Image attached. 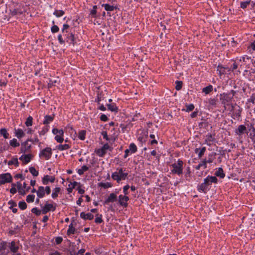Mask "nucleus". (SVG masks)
I'll return each instance as SVG.
<instances>
[{
  "mask_svg": "<svg viewBox=\"0 0 255 255\" xmlns=\"http://www.w3.org/2000/svg\"><path fill=\"white\" fill-rule=\"evenodd\" d=\"M206 183L209 187L211 188L212 183H217L218 179L216 176L208 175L206 178L204 179Z\"/></svg>",
  "mask_w": 255,
  "mask_h": 255,
  "instance_id": "9b49d317",
  "label": "nucleus"
},
{
  "mask_svg": "<svg viewBox=\"0 0 255 255\" xmlns=\"http://www.w3.org/2000/svg\"><path fill=\"white\" fill-rule=\"evenodd\" d=\"M235 133L239 136L242 135L245 133H248L247 128L245 125H240L235 130Z\"/></svg>",
  "mask_w": 255,
  "mask_h": 255,
  "instance_id": "ddd939ff",
  "label": "nucleus"
},
{
  "mask_svg": "<svg viewBox=\"0 0 255 255\" xmlns=\"http://www.w3.org/2000/svg\"><path fill=\"white\" fill-rule=\"evenodd\" d=\"M98 217H97L95 219V222L97 224H101L103 222V220L102 219V215L99 214H97Z\"/></svg>",
  "mask_w": 255,
  "mask_h": 255,
  "instance_id": "680f3d73",
  "label": "nucleus"
},
{
  "mask_svg": "<svg viewBox=\"0 0 255 255\" xmlns=\"http://www.w3.org/2000/svg\"><path fill=\"white\" fill-rule=\"evenodd\" d=\"M69 28H70V25L69 24H68L67 23L63 24V27L61 29V33H67Z\"/></svg>",
  "mask_w": 255,
  "mask_h": 255,
  "instance_id": "864d4df0",
  "label": "nucleus"
},
{
  "mask_svg": "<svg viewBox=\"0 0 255 255\" xmlns=\"http://www.w3.org/2000/svg\"><path fill=\"white\" fill-rule=\"evenodd\" d=\"M70 148V146L68 144H60L57 146V148L60 151L68 149Z\"/></svg>",
  "mask_w": 255,
  "mask_h": 255,
  "instance_id": "e433bc0d",
  "label": "nucleus"
},
{
  "mask_svg": "<svg viewBox=\"0 0 255 255\" xmlns=\"http://www.w3.org/2000/svg\"><path fill=\"white\" fill-rule=\"evenodd\" d=\"M9 244V250L12 253H15L19 250V247L16 245L15 241H12Z\"/></svg>",
  "mask_w": 255,
  "mask_h": 255,
  "instance_id": "f3484780",
  "label": "nucleus"
},
{
  "mask_svg": "<svg viewBox=\"0 0 255 255\" xmlns=\"http://www.w3.org/2000/svg\"><path fill=\"white\" fill-rule=\"evenodd\" d=\"M208 102L210 106L216 107L218 103V99L217 97L211 98L208 99Z\"/></svg>",
  "mask_w": 255,
  "mask_h": 255,
  "instance_id": "473e14b6",
  "label": "nucleus"
},
{
  "mask_svg": "<svg viewBox=\"0 0 255 255\" xmlns=\"http://www.w3.org/2000/svg\"><path fill=\"white\" fill-rule=\"evenodd\" d=\"M13 164H14L16 167H18L19 166V162L17 158L13 157L11 160H9L8 162V165H11Z\"/></svg>",
  "mask_w": 255,
  "mask_h": 255,
  "instance_id": "4c0bfd02",
  "label": "nucleus"
},
{
  "mask_svg": "<svg viewBox=\"0 0 255 255\" xmlns=\"http://www.w3.org/2000/svg\"><path fill=\"white\" fill-rule=\"evenodd\" d=\"M35 198V196L33 194L28 195L26 197V202L28 203H31L34 202Z\"/></svg>",
  "mask_w": 255,
  "mask_h": 255,
  "instance_id": "e2e57ef3",
  "label": "nucleus"
},
{
  "mask_svg": "<svg viewBox=\"0 0 255 255\" xmlns=\"http://www.w3.org/2000/svg\"><path fill=\"white\" fill-rule=\"evenodd\" d=\"M215 140V138L214 137V135H212L211 133L208 134L206 135V138L205 139V143H206L208 145H211L212 142H213Z\"/></svg>",
  "mask_w": 255,
  "mask_h": 255,
  "instance_id": "5701e85b",
  "label": "nucleus"
},
{
  "mask_svg": "<svg viewBox=\"0 0 255 255\" xmlns=\"http://www.w3.org/2000/svg\"><path fill=\"white\" fill-rule=\"evenodd\" d=\"M28 142L29 141L33 143H39V145L41 144V142H39V140L37 138V136L36 135L34 138H28L26 140Z\"/></svg>",
  "mask_w": 255,
  "mask_h": 255,
  "instance_id": "3c124183",
  "label": "nucleus"
},
{
  "mask_svg": "<svg viewBox=\"0 0 255 255\" xmlns=\"http://www.w3.org/2000/svg\"><path fill=\"white\" fill-rule=\"evenodd\" d=\"M251 0H246L245 1H241L240 7L243 9H245L247 7L248 5L250 4Z\"/></svg>",
  "mask_w": 255,
  "mask_h": 255,
  "instance_id": "49530a36",
  "label": "nucleus"
},
{
  "mask_svg": "<svg viewBox=\"0 0 255 255\" xmlns=\"http://www.w3.org/2000/svg\"><path fill=\"white\" fill-rule=\"evenodd\" d=\"M117 170L119 171L120 178H121V180H125L128 175V173H124V171L126 170V169L123 168H118Z\"/></svg>",
  "mask_w": 255,
  "mask_h": 255,
  "instance_id": "4be33fe9",
  "label": "nucleus"
},
{
  "mask_svg": "<svg viewBox=\"0 0 255 255\" xmlns=\"http://www.w3.org/2000/svg\"><path fill=\"white\" fill-rule=\"evenodd\" d=\"M60 188L56 187L53 190L51 194V197L53 199H56L58 197V193L60 192Z\"/></svg>",
  "mask_w": 255,
  "mask_h": 255,
  "instance_id": "c9c22d12",
  "label": "nucleus"
},
{
  "mask_svg": "<svg viewBox=\"0 0 255 255\" xmlns=\"http://www.w3.org/2000/svg\"><path fill=\"white\" fill-rule=\"evenodd\" d=\"M65 13V12L63 10H55L53 12V14L57 17H59L63 16Z\"/></svg>",
  "mask_w": 255,
  "mask_h": 255,
  "instance_id": "c03bdc74",
  "label": "nucleus"
},
{
  "mask_svg": "<svg viewBox=\"0 0 255 255\" xmlns=\"http://www.w3.org/2000/svg\"><path fill=\"white\" fill-rule=\"evenodd\" d=\"M18 207L21 210H23L26 209L27 205L25 201H21L18 203Z\"/></svg>",
  "mask_w": 255,
  "mask_h": 255,
  "instance_id": "603ef678",
  "label": "nucleus"
},
{
  "mask_svg": "<svg viewBox=\"0 0 255 255\" xmlns=\"http://www.w3.org/2000/svg\"><path fill=\"white\" fill-rule=\"evenodd\" d=\"M202 166H204V168H207V162H206V159H203L202 163H199L198 165L195 167L196 170H199Z\"/></svg>",
  "mask_w": 255,
  "mask_h": 255,
  "instance_id": "de8ad7c7",
  "label": "nucleus"
},
{
  "mask_svg": "<svg viewBox=\"0 0 255 255\" xmlns=\"http://www.w3.org/2000/svg\"><path fill=\"white\" fill-rule=\"evenodd\" d=\"M129 200V198L128 196L120 195L119 196V203L124 208H127L128 206V202Z\"/></svg>",
  "mask_w": 255,
  "mask_h": 255,
  "instance_id": "6e6552de",
  "label": "nucleus"
},
{
  "mask_svg": "<svg viewBox=\"0 0 255 255\" xmlns=\"http://www.w3.org/2000/svg\"><path fill=\"white\" fill-rule=\"evenodd\" d=\"M41 207V212L43 214H46L49 211L54 212L56 210V206L53 204L46 203L44 206L40 205Z\"/></svg>",
  "mask_w": 255,
  "mask_h": 255,
  "instance_id": "423d86ee",
  "label": "nucleus"
},
{
  "mask_svg": "<svg viewBox=\"0 0 255 255\" xmlns=\"http://www.w3.org/2000/svg\"><path fill=\"white\" fill-rule=\"evenodd\" d=\"M55 180V176H49L48 175H44L42 179V182L43 184L47 185L48 182L53 183Z\"/></svg>",
  "mask_w": 255,
  "mask_h": 255,
  "instance_id": "4468645a",
  "label": "nucleus"
},
{
  "mask_svg": "<svg viewBox=\"0 0 255 255\" xmlns=\"http://www.w3.org/2000/svg\"><path fill=\"white\" fill-rule=\"evenodd\" d=\"M31 212L35 214L37 216H39L42 213L41 210H39L36 207L32 208L31 209Z\"/></svg>",
  "mask_w": 255,
  "mask_h": 255,
  "instance_id": "338daca9",
  "label": "nucleus"
},
{
  "mask_svg": "<svg viewBox=\"0 0 255 255\" xmlns=\"http://www.w3.org/2000/svg\"><path fill=\"white\" fill-rule=\"evenodd\" d=\"M12 181V177L9 173L0 174V185L7 183H11Z\"/></svg>",
  "mask_w": 255,
  "mask_h": 255,
  "instance_id": "39448f33",
  "label": "nucleus"
},
{
  "mask_svg": "<svg viewBox=\"0 0 255 255\" xmlns=\"http://www.w3.org/2000/svg\"><path fill=\"white\" fill-rule=\"evenodd\" d=\"M112 178L113 180H116L117 182L119 183L121 181V178H120L119 171L115 172L112 174Z\"/></svg>",
  "mask_w": 255,
  "mask_h": 255,
  "instance_id": "f704fd0d",
  "label": "nucleus"
},
{
  "mask_svg": "<svg viewBox=\"0 0 255 255\" xmlns=\"http://www.w3.org/2000/svg\"><path fill=\"white\" fill-rule=\"evenodd\" d=\"M14 134L17 138L20 139L25 135V133L21 128L14 129Z\"/></svg>",
  "mask_w": 255,
  "mask_h": 255,
  "instance_id": "6ab92c4d",
  "label": "nucleus"
},
{
  "mask_svg": "<svg viewBox=\"0 0 255 255\" xmlns=\"http://www.w3.org/2000/svg\"><path fill=\"white\" fill-rule=\"evenodd\" d=\"M215 175L216 177L217 176L221 178H224L225 177L223 169L221 167L218 169V170L215 172Z\"/></svg>",
  "mask_w": 255,
  "mask_h": 255,
  "instance_id": "393cba45",
  "label": "nucleus"
},
{
  "mask_svg": "<svg viewBox=\"0 0 255 255\" xmlns=\"http://www.w3.org/2000/svg\"><path fill=\"white\" fill-rule=\"evenodd\" d=\"M96 152L100 157H103L106 153L102 148L97 149Z\"/></svg>",
  "mask_w": 255,
  "mask_h": 255,
  "instance_id": "4d7b16f0",
  "label": "nucleus"
},
{
  "mask_svg": "<svg viewBox=\"0 0 255 255\" xmlns=\"http://www.w3.org/2000/svg\"><path fill=\"white\" fill-rule=\"evenodd\" d=\"M6 249V242L2 241L0 244V251H3Z\"/></svg>",
  "mask_w": 255,
  "mask_h": 255,
  "instance_id": "774afa93",
  "label": "nucleus"
},
{
  "mask_svg": "<svg viewBox=\"0 0 255 255\" xmlns=\"http://www.w3.org/2000/svg\"><path fill=\"white\" fill-rule=\"evenodd\" d=\"M98 186L99 187L107 189L112 187L113 186V184L111 182H99L98 183Z\"/></svg>",
  "mask_w": 255,
  "mask_h": 255,
  "instance_id": "7c9ffc66",
  "label": "nucleus"
},
{
  "mask_svg": "<svg viewBox=\"0 0 255 255\" xmlns=\"http://www.w3.org/2000/svg\"><path fill=\"white\" fill-rule=\"evenodd\" d=\"M9 11L10 14L12 16H14L16 15H21L25 12V11H22L20 8L10 9Z\"/></svg>",
  "mask_w": 255,
  "mask_h": 255,
  "instance_id": "2eb2a0df",
  "label": "nucleus"
},
{
  "mask_svg": "<svg viewBox=\"0 0 255 255\" xmlns=\"http://www.w3.org/2000/svg\"><path fill=\"white\" fill-rule=\"evenodd\" d=\"M224 68L225 69H222V70H220L219 72L217 73L219 76H221L222 75H229L231 74L229 70H229V66L224 65Z\"/></svg>",
  "mask_w": 255,
  "mask_h": 255,
  "instance_id": "bb28decb",
  "label": "nucleus"
},
{
  "mask_svg": "<svg viewBox=\"0 0 255 255\" xmlns=\"http://www.w3.org/2000/svg\"><path fill=\"white\" fill-rule=\"evenodd\" d=\"M128 149L131 151V153H134L137 151V147L134 143H131L129 144Z\"/></svg>",
  "mask_w": 255,
  "mask_h": 255,
  "instance_id": "09e8293b",
  "label": "nucleus"
},
{
  "mask_svg": "<svg viewBox=\"0 0 255 255\" xmlns=\"http://www.w3.org/2000/svg\"><path fill=\"white\" fill-rule=\"evenodd\" d=\"M216 155H217V153L216 152H214L210 153L208 155V159L207 160L206 159V162H207V163H212L213 162V161L214 160V159H215Z\"/></svg>",
  "mask_w": 255,
  "mask_h": 255,
  "instance_id": "c756f323",
  "label": "nucleus"
},
{
  "mask_svg": "<svg viewBox=\"0 0 255 255\" xmlns=\"http://www.w3.org/2000/svg\"><path fill=\"white\" fill-rule=\"evenodd\" d=\"M197 188L199 192H203L205 194L207 193L210 190V187L207 186L204 180L203 183L197 186Z\"/></svg>",
  "mask_w": 255,
  "mask_h": 255,
  "instance_id": "1a4fd4ad",
  "label": "nucleus"
},
{
  "mask_svg": "<svg viewBox=\"0 0 255 255\" xmlns=\"http://www.w3.org/2000/svg\"><path fill=\"white\" fill-rule=\"evenodd\" d=\"M107 107H108V109L109 110H110V111H111L112 112H116V113H118V108L116 106L115 104H107Z\"/></svg>",
  "mask_w": 255,
  "mask_h": 255,
  "instance_id": "72a5a7b5",
  "label": "nucleus"
},
{
  "mask_svg": "<svg viewBox=\"0 0 255 255\" xmlns=\"http://www.w3.org/2000/svg\"><path fill=\"white\" fill-rule=\"evenodd\" d=\"M29 171L31 173V174L34 177H36L38 175V171L36 170V169L34 167H30L29 168Z\"/></svg>",
  "mask_w": 255,
  "mask_h": 255,
  "instance_id": "a18cd8bd",
  "label": "nucleus"
},
{
  "mask_svg": "<svg viewBox=\"0 0 255 255\" xmlns=\"http://www.w3.org/2000/svg\"><path fill=\"white\" fill-rule=\"evenodd\" d=\"M102 6L104 7L105 9L107 11H112L114 10V5H111L109 3L103 4Z\"/></svg>",
  "mask_w": 255,
  "mask_h": 255,
  "instance_id": "a19ab883",
  "label": "nucleus"
},
{
  "mask_svg": "<svg viewBox=\"0 0 255 255\" xmlns=\"http://www.w3.org/2000/svg\"><path fill=\"white\" fill-rule=\"evenodd\" d=\"M54 119V115H53L52 116L50 115H46L44 117V120L43 121V124L44 125H47V124H49L50 122H52Z\"/></svg>",
  "mask_w": 255,
  "mask_h": 255,
  "instance_id": "412c9836",
  "label": "nucleus"
},
{
  "mask_svg": "<svg viewBox=\"0 0 255 255\" xmlns=\"http://www.w3.org/2000/svg\"><path fill=\"white\" fill-rule=\"evenodd\" d=\"M57 39L60 44L65 45V40L63 38L62 34L60 33L58 34Z\"/></svg>",
  "mask_w": 255,
  "mask_h": 255,
  "instance_id": "13d9d810",
  "label": "nucleus"
},
{
  "mask_svg": "<svg viewBox=\"0 0 255 255\" xmlns=\"http://www.w3.org/2000/svg\"><path fill=\"white\" fill-rule=\"evenodd\" d=\"M37 196L39 198H42L44 197L45 193L44 188L43 186L38 187L36 191Z\"/></svg>",
  "mask_w": 255,
  "mask_h": 255,
  "instance_id": "aec40b11",
  "label": "nucleus"
},
{
  "mask_svg": "<svg viewBox=\"0 0 255 255\" xmlns=\"http://www.w3.org/2000/svg\"><path fill=\"white\" fill-rule=\"evenodd\" d=\"M31 147V145L29 144L28 142L26 140H25V141L22 142L21 143L20 152L22 153H25L26 152H30Z\"/></svg>",
  "mask_w": 255,
  "mask_h": 255,
  "instance_id": "0eeeda50",
  "label": "nucleus"
},
{
  "mask_svg": "<svg viewBox=\"0 0 255 255\" xmlns=\"http://www.w3.org/2000/svg\"><path fill=\"white\" fill-rule=\"evenodd\" d=\"M76 232L75 228L73 227V225L72 223H71L69 225V228L67 232V235L68 236H70L72 234H74Z\"/></svg>",
  "mask_w": 255,
  "mask_h": 255,
  "instance_id": "2f4dec72",
  "label": "nucleus"
},
{
  "mask_svg": "<svg viewBox=\"0 0 255 255\" xmlns=\"http://www.w3.org/2000/svg\"><path fill=\"white\" fill-rule=\"evenodd\" d=\"M0 134L5 139L8 138L9 133L5 128H2L0 129Z\"/></svg>",
  "mask_w": 255,
  "mask_h": 255,
  "instance_id": "58836bf2",
  "label": "nucleus"
},
{
  "mask_svg": "<svg viewBox=\"0 0 255 255\" xmlns=\"http://www.w3.org/2000/svg\"><path fill=\"white\" fill-rule=\"evenodd\" d=\"M183 161L180 159H178L176 162L172 164L171 165L172 168L171 170V173L177 174L179 176L182 175L183 174Z\"/></svg>",
  "mask_w": 255,
  "mask_h": 255,
  "instance_id": "f257e3e1",
  "label": "nucleus"
},
{
  "mask_svg": "<svg viewBox=\"0 0 255 255\" xmlns=\"http://www.w3.org/2000/svg\"><path fill=\"white\" fill-rule=\"evenodd\" d=\"M86 134V131L85 130H81L79 132L78 137L80 139L84 140L85 139Z\"/></svg>",
  "mask_w": 255,
  "mask_h": 255,
  "instance_id": "37998d69",
  "label": "nucleus"
},
{
  "mask_svg": "<svg viewBox=\"0 0 255 255\" xmlns=\"http://www.w3.org/2000/svg\"><path fill=\"white\" fill-rule=\"evenodd\" d=\"M62 34L65 37V42H66L69 45H72L74 46L77 44L75 35L74 33L72 32L68 31L67 33Z\"/></svg>",
  "mask_w": 255,
  "mask_h": 255,
  "instance_id": "f03ea898",
  "label": "nucleus"
},
{
  "mask_svg": "<svg viewBox=\"0 0 255 255\" xmlns=\"http://www.w3.org/2000/svg\"><path fill=\"white\" fill-rule=\"evenodd\" d=\"M33 155L31 154H25L24 153L20 157L19 160L22 162L23 164H26L33 158Z\"/></svg>",
  "mask_w": 255,
  "mask_h": 255,
  "instance_id": "9d476101",
  "label": "nucleus"
},
{
  "mask_svg": "<svg viewBox=\"0 0 255 255\" xmlns=\"http://www.w3.org/2000/svg\"><path fill=\"white\" fill-rule=\"evenodd\" d=\"M175 89L176 90L179 91L181 89L183 85V82L181 81H175Z\"/></svg>",
  "mask_w": 255,
  "mask_h": 255,
  "instance_id": "5fc2aeb1",
  "label": "nucleus"
},
{
  "mask_svg": "<svg viewBox=\"0 0 255 255\" xmlns=\"http://www.w3.org/2000/svg\"><path fill=\"white\" fill-rule=\"evenodd\" d=\"M55 139L56 140V141L58 143H61L63 142L64 140L63 136H62L61 135L57 134L55 136Z\"/></svg>",
  "mask_w": 255,
  "mask_h": 255,
  "instance_id": "0e129e2a",
  "label": "nucleus"
},
{
  "mask_svg": "<svg viewBox=\"0 0 255 255\" xmlns=\"http://www.w3.org/2000/svg\"><path fill=\"white\" fill-rule=\"evenodd\" d=\"M238 67V64L234 62V63L230 66V67H229V70L231 73V72H233L235 70L237 69Z\"/></svg>",
  "mask_w": 255,
  "mask_h": 255,
  "instance_id": "bf43d9fd",
  "label": "nucleus"
},
{
  "mask_svg": "<svg viewBox=\"0 0 255 255\" xmlns=\"http://www.w3.org/2000/svg\"><path fill=\"white\" fill-rule=\"evenodd\" d=\"M33 123V118L31 116H29L27 119L26 121L25 122V124L26 127H29L32 125Z\"/></svg>",
  "mask_w": 255,
  "mask_h": 255,
  "instance_id": "8fccbe9b",
  "label": "nucleus"
},
{
  "mask_svg": "<svg viewBox=\"0 0 255 255\" xmlns=\"http://www.w3.org/2000/svg\"><path fill=\"white\" fill-rule=\"evenodd\" d=\"M206 150V147H203L201 149L196 148L195 150V152L196 153H198V156L199 158H200L203 156Z\"/></svg>",
  "mask_w": 255,
  "mask_h": 255,
  "instance_id": "b1692460",
  "label": "nucleus"
},
{
  "mask_svg": "<svg viewBox=\"0 0 255 255\" xmlns=\"http://www.w3.org/2000/svg\"><path fill=\"white\" fill-rule=\"evenodd\" d=\"M49 129V126L46 125L44 126L41 131H39V134L40 136L45 135Z\"/></svg>",
  "mask_w": 255,
  "mask_h": 255,
  "instance_id": "ea45409f",
  "label": "nucleus"
},
{
  "mask_svg": "<svg viewBox=\"0 0 255 255\" xmlns=\"http://www.w3.org/2000/svg\"><path fill=\"white\" fill-rule=\"evenodd\" d=\"M213 90V86L211 85H209L207 86L204 87L202 89V92L204 93L205 94L208 95L210 94V93Z\"/></svg>",
  "mask_w": 255,
  "mask_h": 255,
  "instance_id": "c85d7f7f",
  "label": "nucleus"
},
{
  "mask_svg": "<svg viewBox=\"0 0 255 255\" xmlns=\"http://www.w3.org/2000/svg\"><path fill=\"white\" fill-rule=\"evenodd\" d=\"M20 228L18 226H16L13 229H10L8 231L9 236H13L18 234L20 232Z\"/></svg>",
  "mask_w": 255,
  "mask_h": 255,
  "instance_id": "cd10ccee",
  "label": "nucleus"
},
{
  "mask_svg": "<svg viewBox=\"0 0 255 255\" xmlns=\"http://www.w3.org/2000/svg\"><path fill=\"white\" fill-rule=\"evenodd\" d=\"M249 136L250 139L252 140V141L253 142L254 148L255 149V132H251L249 134Z\"/></svg>",
  "mask_w": 255,
  "mask_h": 255,
  "instance_id": "052dcab7",
  "label": "nucleus"
},
{
  "mask_svg": "<svg viewBox=\"0 0 255 255\" xmlns=\"http://www.w3.org/2000/svg\"><path fill=\"white\" fill-rule=\"evenodd\" d=\"M59 31V27L55 24L53 25L51 27V31L52 33H55Z\"/></svg>",
  "mask_w": 255,
  "mask_h": 255,
  "instance_id": "69168bd1",
  "label": "nucleus"
},
{
  "mask_svg": "<svg viewBox=\"0 0 255 255\" xmlns=\"http://www.w3.org/2000/svg\"><path fill=\"white\" fill-rule=\"evenodd\" d=\"M185 107H186V112H190L192 111L194 109V105L193 104H186Z\"/></svg>",
  "mask_w": 255,
  "mask_h": 255,
  "instance_id": "6e6d98bb",
  "label": "nucleus"
},
{
  "mask_svg": "<svg viewBox=\"0 0 255 255\" xmlns=\"http://www.w3.org/2000/svg\"><path fill=\"white\" fill-rule=\"evenodd\" d=\"M117 200V196L116 193H111L108 198L104 201V205H108L109 203H113Z\"/></svg>",
  "mask_w": 255,
  "mask_h": 255,
  "instance_id": "f8f14e48",
  "label": "nucleus"
},
{
  "mask_svg": "<svg viewBox=\"0 0 255 255\" xmlns=\"http://www.w3.org/2000/svg\"><path fill=\"white\" fill-rule=\"evenodd\" d=\"M98 6L95 5L93 6V8L90 11V15L92 18H98L100 16V14L97 13Z\"/></svg>",
  "mask_w": 255,
  "mask_h": 255,
  "instance_id": "a211bd4d",
  "label": "nucleus"
},
{
  "mask_svg": "<svg viewBox=\"0 0 255 255\" xmlns=\"http://www.w3.org/2000/svg\"><path fill=\"white\" fill-rule=\"evenodd\" d=\"M222 104L224 105L225 109H228L231 111L234 109L233 104L232 103L231 97H222L220 98Z\"/></svg>",
  "mask_w": 255,
  "mask_h": 255,
  "instance_id": "7ed1b4c3",
  "label": "nucleus"
},
{
  "mask_svg": "<svg viewBox=\"0 0 255 255\" xmlns=\"http://www.w3.org/2000/svg\"><path fill=\"white\" fill-rule=\"evenodd\" d=\"M52 154V149L50 147H47L42 149L39 153V157L44 158L45 160L49 159Z\"/></svg>",
  "mask_w": 255,
  "mask_h": 255,
  "instance_id": "20e7f679",
  "label": "nucleus"
},
{
  "mask_svg": "<svg viewBox=\"0 0 255 255\" xmlns=\"http://www.w3.org/2000/svg\"><path fill=\"white\" fill-rule=\"evenodd\" d=\"M245 72H249L250 77L249 79L252 80H255V67H253L251 69L248 70H245Z\"/></svg>",
  "mask_w": 255,
  "mask_h": 255,
  "instance_id": "a878e982",
  "label": "nucleus"
},
{
  "mask_svg": "<svg viewBox=\"0 0 255 255\" xmlns=\"http://www.w3.org/2000/svg\"><path fill=\"white\" fill-rule=\"evenodd\" d=\"M9 144L13 147H16L19 146L20 144L16 138H13L9 141Z\"/></svg>",
  "mask_w": 255,
  "mask_h": 255,
  "instance_id": "79ce46f5",
  "label": "nucleus"
},
{
  "mask_svg": "<svg viewBox=\"0 0 255 255\" xmlns=\"http://www.w3.org/2000/svg\"><path fill=\"white\" fill-rule=\"evenodd\" d=\"M49 82L48 83V88L49 90L53 87L55 86L56 84H57L58 85L60 83V80L59 79V78L57 77V79L56 80H52L51 79H49Z\"/></svg>",
  "mask_w": 255,
  "mask_h": 255,
  "instance_id": "dca6fc26",
  "label": "nucleus"
}]
</instances>
